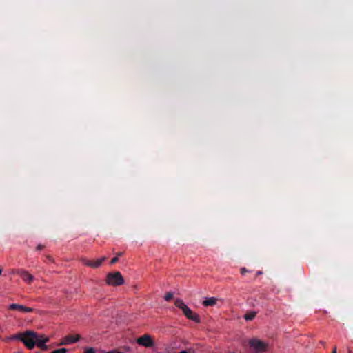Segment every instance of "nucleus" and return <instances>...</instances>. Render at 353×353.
Instances as JSON below:
<instances>
[{
	"instance_id": "obj_1",
	"label": "nucleus",
	"mask_w": 353,
	"mask_h": 353,
	"mask_svg": "<svg viewBox=\"0 0 353 353\" xmlns=\"http://www.w3.org/2000/svg\"><path fill=\"white\" fill-rule=\"evenodd\" d=\"M11 339H19L28 349H32L36 345L37 334L32 331H26L24 333H19L13 335Z\"/></svg>"
},
{
	"instance_id": "obj_2",
	"label": "nucleus",
	"mask_w": 353,
	"mask_h": 353,
	"mask_svg": "<svg viewBox=\"0 0 353 353\" xmlns=\"http://www.w3.org/2000/svg\"><path fill=\"white\" fill-rule=\"evenodd\" d=\"M175 305L183 311V314L188 319L192 320L196 323H199L201 322L200 316L197 314L194 313L192 310L186 305L183 300L177 299L175 301Z\"/></svg>"
},
{
	"instance_id": "obj_3",
	"label": "nucleus",
	"mask_w": 353,
	"mask_h": 353,
	"mask_svg": "<svg viewBox=\"0 0 353 353\" xmlns=\"http://www.w3.org/2000/svg\"><path fill=\"white\" fill-rule=\"evenodd\" d=\"M106 283L109 285L118 286L124 283V279L119 272H114L107 275Z\"/></svg>"
},
{
	"instance_id": "obj_4",
	"label": "nucleus",
	"mask_w": 353,
	"mask_h": 353,
	"mask_svg": "<svg viewBox=\"0 0 353 353\" xmlns=\"http://www.w3.org/2000/svg\"><path fill=\"white\" fill-rule=\"evenodd\" d=\"M249 343L256 353H262L267 350V344L257 339H250Z\"/></svg>"
},
{
	"instance_id": "obj_5",
	"label": "nucleus",
	"mask_w": 353,
	"mask_h": 353,
	"mask_svg": "<svg viewBox=\"0 0 353 353\" xmlns=\"http://www.w3.org/2000/svg\"><path fill=\"white\" fill-rule=\"evenodd\" d=\"M137 341L138 344L146 347H150L154 345L153 340L148 334H144L143 336L138 338Z\"/></svg>"
},
{
	"instance_id": "obj_6",
	"label": "nucleus",
	"mask_w": 353,
	"mask_h": 353,
	"mask_svg": "<svg viewBox=\"0 0 353 353\" xmlns=\"http://www.w3.org/2000/svg\"><path fill=\"white\" fill-rule=\"evenodd\" d=\"M8 309L10 310H13V311L17 310V311H19V312H23V313H29V312H33V310H34L33 308H32V307H26L25 305H19V304H17V303L10 304L8 307Z\"/></svg>"
},
{
	"instance_id": "obj_7",
	"label": "nucleus",
	"mask_w": 353,
	"mask_h": 353,
	"mask_svg": "<svg viewBox=\"0 0 353 353\" xmlns=\"http://www.w3.org/2000/svg\"><path fill=\"white\" fill-rule=\"evenodd\" d=\"M106 259L107 258L105 256H103L102 258L99 259L95 261H90L86 259H82L81 261L87 266L91 267L92 268H97L102 264L104 261L106 260Z\"/></svg>"
},
{
	"instance_id": "obj_8",
	"label": "nucleus",
	"mask_w": 353,
	"mask_h": 353,
	"mask_svg": "<svg viewBox=\"0 0 353 353\" xmlns=\"http://www.w3.org/2000/svg\"><path fill=\"white\" fill-rule=\"evenodd\" d=\"M17 274H19L21 279L28 284H30L34 279L33 275L24 270H19Z\"/></svg>"
},
{
	"instance_id": "obj_9",
	"label": "nucleus",
	"mask_w": 353,
	"mask_h": 353,
	"mask_svg": "<svg viewBox=\"0 0 353 353\" xmlns=\"http://www.w3.org/2000/svg\"><path fill=\"white\" fill-rule=\"evenodd\" d=\"M80 339L79 335H68L64 338L61 345H68L75 343Z\"/></svg>"
},
{
	"instance_id": "obj_10",
	"label": "nucleus",
	"mask_w": 353,
	"mask_h": 353,
	"mask_svg": "<svg viewBox=\"0 0 353 353\" xmlns=\"http://www.w3.org/2000/svg\"><path fill=\"white\" fill-rule=\"evenodd\" d=\"M48 338L45 336H38L37 335V343L36 345L38 347L42 349V350H47V346L46 345V343L48 342Z\"/></svg>"
},
{
	"instance_id": "obj_11",
	"label": "nucleus",
	"mask_w": 353,
	"mask_h": 353,
	"mask_svg": "<svg viewBox=\"0 0 353 353\" xmlns=\"http://www.w3.org/2000/svg\"><path fill=\"white\" fill-rule=\"evenodd\" d=\"M218 299L215 297L207 298L203 301V305L205 307L214 306L216 304Z\"/></svg>"
},
{
	"instance_id": "obj_12",
	"label": "nucleus",
	"mask_w": 353,
	"mask_h": 353,
	"mask_svg": "<svg viewBox=\"0 0 353 353\" xmlns=\"http://www.w3.org/2000/svg\"><path fill=\"white\" fill-rule=\"evenodd\" d=\"M256 312H248L247 313L245 316H244V318L246 321H252L253 320L255 316H256Z\"/></svg>"
},
{
	"instance_id": "obj_13",
	"label": "nucleus",
	"mask_w": 353,
	"mask_h": 353,
	"mask_svg": "<svg viewBox=\"0 0 353 353\" xmlns=\"http://www.w3.org/2000/svg\"><path fill=\"white\" fill-rule=\"evenodd\" d=\"M172 298H173V294H172V292H168V293L165 295V297H164V299H165V300L166 301H170L171 299H172Z\"/></svg>"
},
{
	"instance_id": "obj_14",
	"label": "nucleus",
	"mask_w": 353,
	"mask_h": 353,
	"mask_svg": "<svg viewBox=\"0 0 353 353\" xmlns=\"http://www.w3.org/2000/svg\"><path fill=\"white\" fill-rule=\"evenodd\" d=\"M68 350L66 348H60L52 351L51 353H66Z\"/></svg>"
},
{
	"instance_id": "obj_15",
	"label": "nucleus",
	"mask_w": 353,
	"mask_h": 353,
	"mask_svg": "<svg viewBox=\"0 0 353 353\" xmlns=\"http://www.w3.org/2000/svg\"><path fill=\"white\" fill-rule=\"evenodd\" d=\"M85 353H95V350L93 347L88 348Z\"/></svg>"
},
{
	"instance_id": "obj_16",
	"label": "nucleus",
	"mask_w": 353,
	"mask_h": 353,
	"mask_svg": "<svg viewBox=\"0 0 353 353\" xmlns=\"http://www.w3.org/2000/svg\"><path fill=\"white\" fill-rule=\"evenodd\" d=\"M118 260H119L118 256H115V257L112 258V259H111V261H110V264H112H112L116 263L118 261Z\"/></svg>"
},
{
	"instance_id": "obj_17",
	"label": "nucleus",
	"mask_w": 353,
	"mask_h": 353,
	"mask_svg": "<svg viewBox=\"0 0 353 353\" xmlns=\"http://www.w3.org/2000/svg\"><path fill=\"white\" fill-rule=\"evenodd\" d=\"M45 248V245H41V244H39L37 245V247L36 248V250H41L42 249H43Z\"/></svg>"
},
{
	"instance_id": "obj_18",
	"label": "nucleus",
	"mask_w": 353,
	"mask_h": 353,
	"mask_svg": "<svg viewBox=\"0 0 353 353\" xmlns=\"http://www.w3.org/2000/svg\"><path fill=\"white\" fill-rule=\"evenodd\" d=\"M249 272V270H247L245 268H242L241 269V273L242 274H245L246 272Z\"/></svg>"
},
{
	"instance_id": "obj_19",
	"label": "nucleus",
	"mask_w": 353,
	"mask_h": 353,
	"mask_svg": "<svg viewBox=\"0 0 353 353\" xmlns=\"http://www.w3.org/2000/svg\"><path fill=\"white\" fill-rule=\"evenodd\" d=\"M262 274H263L262 271H261V270L257 271L256 273V277L259 276V275H261Z\"/></svg>"
},
{
	"instance_id": "obj_20",
	"label": "nucleus",
	"mask_w": 353,
	"mask_h": 353,
	"mask_svg": "<svg viewBox=\"0 0 353 353\" xmlns=\"http://www.w3.org/2000/svg\"><path fill=\"white\" fill-rule=\"evenodd\" d=\"M332 353H336V347H334L333 348V350H332Z\"/></svg>"
},
{
	"instance_id": "obj_21",
	"label": "nucleus",
	"mask_w": 353,
	"mask_h": 353,
	"mask_svg": "<svg viewBox=\"0 0 353 353\" xmlns=\"http://www.w3.org/2000/svg\"><path fill=\"white\" fill-rule=\"evenodd\" d=\"M319 343H320L321 345H323L324 347L325 346V343L324 341H321Z\"/></svg>"
},
{
	"instance_id": "obj_22",
	"label": "nucleus",
	"mask_w": 353,
	"mask_h": 353,
	"mask_svg": "<svg viewBox=\"0 0 353 353\" xmlns=\"http://www.w3.org/2000/svg\"><path fill=\"white\" fill-rule=\"evenodd\" d=\"M46 258L49 259L50 261H52V258L50 256H47Z\"/></svg>"
},
{
	"instance_id": "obj_23",
	"label": "nucleus",
	"mask_w": 353,
	"mask_h": 353,
	"mask_svg": "<svg viewBox=\"0 0 353 353\" xmlns=\"http://www.w3.org/2000/svg\"><path fill=\"white\" fill-rule=\"evenodd\" d=\"M122 254H123V253H122V252H119V253L117 254V256H118V257H119V256H121Z\"/></svg>"
},
{
	"instance_id": "obj_24",
	"label": "nucleus",
	"mask_w": 353,
	"mask_h": 353,
	"mask_svg": "<svg viewBox=\"0 0 353 353\" xmlns=\"http://www.w3.org/2000/svg\"><path fill=\"white\" fill-rule=\"evenodd\" d=\"M179 353H188L186 350L181 351Z\"/></svg>"
},
{
	"instance_id": "obj_25",
	"label": "nucleus",
	"mask_w": 353,
	"mask_h": 353,
	"mask_svg": "<svg viewBox=\"0 0 353 353\" xmlns=\"http://www.w3.org/2000/svg\"><path fill=\"white\" fill-rule=\"evenodd\" d=\"M2 273V270L0 268V274Z\"/></svg>"
},
{
	"instance_id": "obj_26",
	"label": "nucleus",
	"mask_w": 353,
	"mask_h": 353,
	"mask_svg": "<svg viewBox=\"0 0 353 353\" xmlns=\"http://www.w3.org/2000/svg\"><path fill=\"white\" fill-rule=\"evenodd\" d=\"M349 353H352L351 352H350Z\"/></svg>"
}]
</instances>
